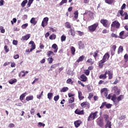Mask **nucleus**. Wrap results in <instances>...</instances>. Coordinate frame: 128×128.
<instances>
[{"label":"nucleus","mask_w":128,"mask_h":128,"mask_svg":"<svg viewBox=\"0 0 128 128\" xmlns=\"http://www.w3.org/2000/svg\"><path fill=\"white\" fill-rule=\"evenodd\" d=\"M98 26V23L96 22L90 26H88V30L90 32H96V28Z\"/></svg>","instance_id":"1"},{"label":"nucleus","mask_w":128,"mask_h":128,"mask_svg":"<svg viewBox=\"0 0 128 128\" xmlns=\"http://www.w3.org/2000/svg\"><path fill=\"white\" fill-rule=\"evenodd\" d=\"M98 111H96L94 112H92L90 114L88 118V122H90V120H93L96 118H98Z\"/></svg>","instance_id":"2"},{"label":"nucleus","mask_w":128,"mask_h":128,"mask_svg":"<svg viewBox=\"0 0 128 128\" xmlns=\"http://www.w3.org/2000/svg\"><path fill=\"white\" fill-rule=\"evenodd\" d=\"M108 58H110V54H108V53H106L103 56L102 60H100V62L104 64L106 60H108Z\"/></svg>","instance_id":"3"},{"label":"nucleus","mask_w":128,"mask_h":128,"mask_svg":"<svg viewBox=\"0 0 128 128\" xmlns=\"http://www.w3.org/2000/svg\"><path fill=\"white\" fill-rule=\"evenodd\" d=\"M120 24L116 20H114L113 22L111 24L112 28H120Z\"/></svg>","instance_id":"4"},{"label":"nucleus","mask_w":128,"mask_h":128,"mask_svg":"<svg viewBox=\"0 0 128 128\" xmlns=\"http://www.w3.org/2000/svg\"><path fill=\"white\" fill-rule=\"evenodd\" d=\"M48 17L44 18L42 22V26L43 28H44V26H48Z\"/></svg>","instance_id":"5"},{"label":"nucleus","mask_w":128,"mask_h":128,"mask_svg":"<svg viewBox=\"0 0 128 128\" xmlns=\"http://www.w3.org/2000/svg\"><path fill=\"white\" fill-rule=\"evenodd\" d=\"M100 22L102 24L105 28H108V20H101Z\"/></svg>","instance_id":"6"},{"label":"nucleus","mask_w":128,"mask_h":128,"mask_svg":"<svg viewBox=\"0 0 128 128\" xmlns=\"http://www.w3.org/2000/svg\"><path fill=\"white\" fill-rule=\"evenodd\" d=\"M74 112H75V114H79V115L84 114V110H80L78 109H76L75 110Z\"/></svg>","instance_id":"7"},{"label":"nucleus","mask_w":128,"mask_h":128,"mask_svg":"<svg viewBox=\"0 0 128 128\" xmlns=\"http://www.w3.org/2000/svg\"><path fill=\"white\" fill-rule=\"evenodd\" d=\"M30 38V34H27L24 36H23L22 38V40H28V38Z\"/></svg>","instance_id":"8"},{"label":"nucleus","mask_w":128,"mask_h":128,"mask_svg":"<svg viewBox=\"0 0 128 128\" xmlns=\"http://www.w3.org/2000/svg\"><path fill=\"white\" fill-rule=\"evenodd\" d=\"M82 96V91H78V96L80 100H84V96Z\"/></svg>","instance_id":"9"},{"label":"nucleus","mask_w":128,"mask_h":128,"mask_svg":"<svg viewBox=\"0 0 128 128\" xmlns=\"http://www.w3.org/2000/svg\"><path fill=\"white\" fill-rule=\"evenodd\" d=\"M30 24H34V26H36L38 23V22L36 20V18H32L30 20Z\"/></svg>","instance_id":"10"},{"label":"nucleus","mask_w":128,"mask_h":128,"mask_svg":"<svg viewBox=\"0 0 128 128\" xmlns=\"http://www.w3.org/2000/svg\"><path fill=\"white\" fill-rule=\"evenodd\" d=\"M52 48H54V52H58V45L56 44H54L52 45Z\"/></svg>","instance_id":"11"},{"label":"nucleus","mask_w":128,"mask_h":128,"mask_svg":"<svg viewBox=\"0 0 128 128\" xmlns=\"http://www.w3.org/2000/svg\"><path fill=\"white\" fill-rule=\"evenodd\" d=\"M106 74H108V71H106L104 74H102L100 76L99 78L102 79H105L106 78Z\"/></svg>","instance_id":"12"},{"label":"nucleus","mask_w":128,"mask_h":128,"mask_svg":"<svg viewBox=\"0 0 128 128\" xmlns=\"http://www.w3.org/2000/svg\"><path fill=\"white\" fill-rule=\"evenodd\" d=\"M107 74L108 76L109 80H112V72L111 70L107 71Z\"/></svg>","instance_id":"13"},{"label":"nucleus","mask_w":128,"mask_h":128,"mask_svg":"<svg viewBox=\"0 0 128 128\" xmlns=\"http://www.w3.org/2000/svg\"><path fill=\"white\" fill-rule=\"evenodd\" d=\"M106 128H112V122L108 120L106 122V124L105 125Z\"/></svg>","instance_id":"14"},{"label":"nucleus","mask_w":128,"mask_h":128,"mask_svg":"<svg viewBox=\"0 0 128 128\" xmlns=\"http://www.w3.org/2000/svg\"><path fill=\"white\" fill-rule=\"evenodd\" d=\"M80 106L82 108H86V106H90V103H88L87 102H84L82 103H81Z\"/></svg>","instance_id":"15"},{"label":"nucleus","mask_w":128,"mask_h":128,"mask_svg":"<svg viewBox=\"0 0 128 128\" xmlns=\"http://www.w3.org/2000/svg\"><path fill=\"white\" fill-rule=\"evenodd\" d=\"M80 78L82 82H86V79L88 78H86V75L83 74L80 76Z\"/></svg>","instance_id":"16"},{"label":"nucleus","mask_w":128,"mask_h":128,"mask_svg":"<svg viewBox=\"0 0 128 128\" xmlns=\"http://www.w3.org/2000/svg\"><path fill=\"white\" fill-rule=\"evenodd\" d=\"M18 82V80L14 78V79H12L11 80H9L8 82L9 84H14V82Z\"/></svg>","instance_id":"17"},{"label":"nucleus","mask_w":128,"mask_h":128,"mask_svg":"<svg viewBox=\"0 0 128 128\" xmlns=\"http://www.w3.org/2000/svg\"><path fill=\"white\" fill-rule=\"evenodd\" d=\"M74 124L76 128H78V126H80V122L79 120H77L74 122Z\"/></svg>","instance_id":"18"},{"label":"nucleus","mask_w":128,"mask_h":128,"mask_svg":"<svg viewBox=\"0 0 128 128\" xmlns=\"http://www.w3.org/2000/svg\"><path fill=\"white\" fill-rule=\"evenodd\" d=\"M34 100V96H28L26 97V100L27 102H30V100Z\"/></svg>","instance_id":"19"},{"label":"nucleus","mask_w":128,"mask_h":128,"mask_svg":"<svg viewBox=\"0 0 128 128\" xmlns=\"http://www.w3.org/2000/svg\"><path fill=\"white\" fill-rule=\"evenodd\" d=\"M124 31H122L121 32H120V36H118V38H122V39H124V38L122 36H124Z\"/></svg>","instance_id":"20"},{"label":"nucleus","mask_w":128,"mask_h":128,"mask_svg":"<svg viewBox=\"0 0 128 128\" xmlns=\"http://www.w3.org/2000/svg\"><path fill=\"white\" fill-rule=\"evenodd\" d=\"M56 36L54 34H52L50 35L49 37L50 40H56Z\"/></svg>","instance_id":"21"},{"label":"nucleus","mask_w":128,"mask_h":128,"mask_svg":"<svg viewBox=\"0 0 128 128\" xmlns=\"http://www.w3.org/2000/svg\"><path fill=\"white\" fill-rule=\"evenodd\" d=\"M84 56H82L79 58L78 60H76L77 62H82L84 60Z\"/></svg>","instance_id":"22"},{"label":"nucleus","mask_w":128,"mask_h":128,"mask_svg":"<svg viewBox=\"0 0 128 128\" xmlns=\"http://www.w3.org/2000/svg\"><path fill=\"white\" fill-rule=\"evenodd\" d=\"M123 51H124V47L122 46H120L118 49V53L120 54V52H122Z\"/></svg>","instance_id":"23"},{"label":"nucleus","mask_w":128,"mask_h":128,"mask_svg":"<svg viewBox=\"0 0 128 128\" xmlns=\"http://www.w3.org/2000/svg\"><path fill=\"white\" fill-rule=\"evenodd\" d=\"M26 4H28V0H24L21 4V6L22 8H24Z\"/></svg>","instance_id":"24"},{"label":"nucleus","mask_w":128,"mask_h":128,"mask_svg":"<svg viewBox=\"0 0 128 128\" xmlns=\"http://www.w3.org/2000/svg\"><path fill=\"white\" fill-rule=\"evenodd\" d=\"M52 96H54V94L52 92H50L48 94V100H52Z\"/></svg>","instance_id":"25"},{"label":"nucleus","mask_w":128,"mask_h":128,"mask_svg":"<svg viewBox=\"0 0 128 128\" xmlns=\"http://www.w3.org/2000/svg\"><path fill=\"white\" fill-rule=\"evenodd\" d=\"M68 90V87H64L60 90L61 92H66Z\"/></svg>","instance_id":"26"},{"label":"nucleus","mask_w":128,"mask_h":128,"mask_svg":"<svg viewBox=\"0 0 128 128\" xmlns=\"http://www.w3.org/2000/svg\"><path fill=\"white\" fill-rule=\"evenodd\" d=\"M26 92H24L23 94H22V95H20V100H24V98L26 97Z\"/></svg>","instance_id":"27"},{"label":"nucleus","mask_w":128,"mask_h":128,"mask_svg":"<svg viewBox=\"0 0 128 128\" xmlns=\"http://www.w3.org/2000/svg\"><path fill=\"white\" fill-rule=\"evenodd\" d=\"M70 50H71L72 54H74V53L76 52V48H74V47L72 46L70 47Z\"/></svg>","instance_id":"28"},{"label":"nucleus","mask_w":128,"mask_h":128,"mask_svg":"<svg viewBox=\"0 0 128 128\" xmlns=\"http://www.w3.org/2000/svg\"><path fill=\"white\" fill-rule=\"evenodd\" d=\"M101 92H104V94L106 98L108 96V92L106 91V88L101 90Z\"/></svg>","instance_id":"29"},{"label":"nucleus","mask_w":128,"mask_h":128,"mask_svg":"<svg viewBox=\"0 0 128 128\" xmlns=\"http://www.w3.org/2000/svg\"><path fill=\"white\" fill-rule=\"evenodd\" d=\"M65 26H66V28H72V25H70V24L68 22H66L65 24Z\"/></svg>","instance_id":"30"},{"label":"nucleus","mask_w":128,"mask_h":128,"mask_svg":"<svg viewBox=\"0 0 128 128\" xmlns=\"http://www.w3.org/2000/svg\"><path fill=\"white\" fill-rule=\"evenodd\" d=\"M112 100V102H116V94H114L111 98Z\"/></svg>","instance_id":"31"},{"label":"nucleus","mask_w":128,"mask_h":128,"mask_svg":"<svg viewBox=\"0 0 128 128\" xmlns=\"http://www.w3.org/2000/svg\"><path fill=\"white\" fill-rule=\"evenodd\" d=\"M34 0H28V3L27 4L28 8H30V6L34 2Z\"/></svg>","instance_id":"32"},{"label":"nucleus","mask_w":128,"mask_h":128,"mask_svg":"<svg viewBox=\"0 0 128 128\" xmlns=\"http://www.w3.org/2000/svg\"><path fill=\"white\" fill-rule=\"evenodd\" d=\"M114 0H106L105 2L106 4H112V2H114Z\"/></svg>","instance_id":"33"},{"label":"nucleus","mask_w":128,"mask_h":128,"mask_svg":"<svg viewBox=\"0 0 128 128\" xmlns=\"http://www.w3.org/2000/svg\"><path fill=\"white\" fill-rule=\"evenodd\" d=\"M46 126V124H44V123H42V122H39L38 123V128H42V126Z\"/></svg>","instance_id":"34"},{"label":"nucleus","mask_w":128,"mask_h":128,"mask_svg":"<svg viewBox=\"0 0 128 128\" xmlns=\"http://www.w3.org/2000/svg\"><path fill=\"white\" fill-rule=\"evenodd\" d=\"M70 32L71 34V36H74L76 34L74 33V30H72V28H70Z\"/></svg>","instance_id":"35"},{"label":"nucleus","mask_w":128,"mask_h":128,"mask_svg":"<svg viewBox=\"0 0 128 128\" xmlns=\"http://www.w3.org/2000/svg\"><path fill=\"white\" fill-rule=\"evenodd\" d=\"M48 64H52V62H54V59L52 58H48Z\"/></svg>","instance_id":"36"},{"label":"nucleus","mask_w":128,"mask_h":128,"mask_svg":"<svg viewBox=\"0 0 128 128\" xmlns=\"http://www.w3.org/2000/svg\"><path fill=\"white\" fill-rule=\"evenodd\" d=\"M74 102V98L72 97V98H70V100H68V103L69 104H72V102Z\"/></svg>","instance_id":"37"},{"label":"nucleus","mask_w":128,"mask_h":128,"mask_svg":"<svg viewBox=\"0 0 128 128\" xmlns=\"http://www.w3.org/2000/svg\"><path fill=\"white\" fill-rule=\"evenodd\" d=\"M52 54V55L54 54V52H52V51H48V54H47L48 56L50 57V56H51Z\"/></svg>","instance_id":"38"},{"label":"nucleus","mask_w":128,"mask_h":128,"mask_svg":"<svg viewBox=\"0 0 128 128\" xmlns=\"http://www.w3.org/2000/svg\"><path fill=\"white\" fill-rule=\"evenodd\" d=\"M68 2V0H62L60 3V6H62L64 4H66Z\"/></svg>","instance_id":"39"},{"label":"nucleus","mask_w":128,"mask_h":128,"mask_svg":"<svg viewBox=\"0 0 128 128\" xmlns=\"http://www.w3.org/2000/svg\"><path fill=\"white\" fill-rule=\"evenodd\" d=\"M74 18H78V12L76 11L74 12Z\"/></svg>","instance_id":"40"},{"label":"nucleus","mask_w":128,"mask_h":128,"mask_svg":"<svg viewBox=\"0 0 128 128\" xmlns=\"http://www.w3.org/2000/svg\"><path fill=\"white\" fill-rule=\"evenodd\" d=\"M112 104H108L106 102V108H112Z\"/></svg>","instance_id":"41"},{"label":"nucleus","mask_w":128,"mask_h":128,"mask_svg":"<svg viewBox=\"0 0 128 128\" xmlns=\"http://www.w3.org/2000/svg\"><path fill=\"white\" fill-rule=\"evenodd\" d=\"M0 30L2 34H4L6 32V30H4L3 26H0Z\"/></svg>","instance_id":"42"},{"label":"nucleus","mask_w":128,"mask_h":128,"mask_svg":"<svg viewBox=\"0 0 128 128\" xmlns=\"http://www.w3.org/2000/svg\"><path fill=\"white\" fill-rule=\"evenodd\" d=\"M28 23H26L22 25V28L23 30H24L25 28H26L28 27Z\"/></svg>","instance_id":"43"},{"label":"nucleus","mask_w":128,"mask_h":128,"mask_svg":"<svg viewBox=\"0 0 128 128\" xmlns=\"http://www.w3.org/2000/svg\"><path fill=\"white\" fill-rule=\"evenodd\" d=\"M104 120L106 122H108V115L104 114Z\"/></svg>","instance_id":"44"},{"label":"nucleus","mask_w":128,"mask_h":128,"mask_svg":"<svg viewBox=\"0 0 128 128\" xmlns=\"http://www.w3.org/2000/svg\"><path fill=\"white\" fill-rule=\"evenodd\" d=\"M106 102H102L101 106H100V108H104V106H106Z\"/></svg>","instance_id":"45"},{"label":"nucleus","mask_w":128,"mask_h":128,"mask_svg":"<svg viewBox=\"0 0 128 128\" xmlns=\"http://www.w3.org/2000/svg\"><path fill=\"white\" fill-rule=\"evenodd\" d=\"M66 84H74V82H72V80L71 78H68L67 80H66Z\"/></svg>","instance_id":"46"},{"label":"nucleus","mask_w":128,"mask_h":128,"mask_svg":"<svg viewBox=\"0 0 128 128\" xmlns=\"http://www.w3.org/2000/svg\"><path fill=\"white\" fill-rule=\"evenodd\" d=\"M59 98H60V96L58 95H57L56 96H54V100L55 102H58V100Z\"/></svg>","instance_id":"47"},{"label":"nucleus","mask_w":128,"mask_h":128,"mask_svg":"<svg viewBox=\"0 0 128 128\" xmlns=\"http://www.w3.org/2000/svg\"><path fill=\"white\" fill-rule=\"evenodd\" d=\"M85 74L86 76H89L90 75V70H84Z\"/></svg>","instance_id":"48"},{"label":"nucleus","mask_w":128,"mask_h":128,"mask_svg":"<svg viewBox=\"0 0 128 128\" xmlns=\"http://www.w3.org/2000/svg\"><path fill=\"white\" fill-rule=\"evenodd\" d=\"M122 100V95H120L117 98L118 102H120Z\"/></svg>","instance_id":"49"},{"label":"nucleus","mask_w":128,"mask_h":128,"mask_svg":"<svg viewBox=\"0 0 128 128\" xmlns=\"http://www.w3.org/2000/svg\"><path fill=\"white\" fill-rule=\"evenodd\" d=\"M66 37L64 35H62L61 36V42H64V40H66Z\"/></svg>","instance_id":"50"},{"label":"nucleus","mask_w":128,"mask_h":128,"mask_svg":"<svg viewBox=\"0 0 128 128\" xmlns=\"http://www.w3.org/2000/svg\"><path fill=\"white\" fill-rule=\"evenodd\" d=\"M111 36H112V38H118V36L116 34H114V33H112V34Z\"/></svg>","instance_id":"51"},{"label":"nucleus","mask_w":128,"mask_h":128,"mask_svg":"<svg viewBox=\"0 0 128 128\" xmlns=\"http://www.w3.org/2000/svg\"><path fill=\"white\" fill-rule=\"evenodd\" d=\"M87 62H88V64H94V62H92V58H90L87 60Z\"/></svg>","instance_id":"52"},{"label":"nucleus","mask_w":128,"mask_h":128,"mask_svg":"<svg viewBox=\"0 0 128 128\" xmlns=\"http://www.w3.org/2000/svg\"><path fill=\"white\" fill-rule=\"evenodd\" d=\"M124 20H128V12H124Z\"/></svg>","instance_id":"53"},{"label":"nucleus","mask_w":128,"mask_h":128,"mask_svg":"<svg viewBox=\"0 0 128 128\" xmlns=\"http://www.w3.org/2000/svg\"><path fill=\"white\" fill-rule=\"evenodd\" d=\"M4 48L6 52H10V50L8 48V46L6 45L4 46Z\"/></svg>","instance_id":"54"},{"label":"nucleus","mask_w":128,"mask_h":128,"mask_svg":"<svg viewBox=\"0 0 128 128\" xmlns=\"http://www.w3.org/2000/svg\"><path fill=\"white\" fill-rule=\"evenodd\" d=\"M77 32H78V36H84V32H82L80 31H77Z\"/></svg>","instance_id":"55"},{"label":"nucleus","mask_w":128,"mask_h":128,"mask_svg":"<svg viewBox=\"0 0 128 128\" xmlns=\"http://www.w3.org/2000/svg\"><path fill=\"white\" fill-rule=\"evenodd\" d=\"M119 12H120V14L121 16H124V10H120Z\"/></svg>","instance_id":"56"},{"label":"nucleus","mask_w":128,"mask_h":128,"mask_svg":"<svg viewBox=\"0 0 128 128\" xmlns=\"http://www.w3.org/2000/svg\"><path fill=\"white\" fill-rule=\"evenodd\" d=\"M92 96H94V94L90 93V94H89L88 98H89V100H90V98H92Z\"/></svg>","instance_id":"57"},{"label":"nucleus","mask_w":128,"mask_h":128,"mask_svg":"<svg viewBox=\"0 0 128 128\" xmlns=\"http://www.w3.org/2000/svg\"><path fill=\"white\" fill-rule=\"evenodd\" d=\"M112 52H116V46L114 45L113 46H112Z\"/></svg>","instance_id":"58"},{"label":"nucleus","mask_w":128,"mask_h":128,"mask_svg":"<svg viewBox=\"0 0 128 128\" xmlns=\"http://www.w3.org/2000/svg\"><path fill=\"white\" fill-rule=\"evenodd\" d=\"M108 30H107L106 29H104L102 31V34H108Z\"/></svg>","instance_id":"59"},{"label":"nucleus","mask_w":128,"mask_h":128,"mask_svg":"<svg viewBox=\"0 0 128 128\" xmlns=\"http://www.w3.org/2000/svg\"><path fill=\"white\" fill-rule=\"evenodd\" d=\"M8 128H14V124H9Z\"/></svg>","instance_id":"60"},{"label":"nucleus","mask_w":128,"mask_h":128,"mask_svg":"<svg viewBox=\"0 0 128 128\" xmlns=\"http://www.w3.org/2000/svg\"><path fill=\"white\" fill-rule=\"evenodd\" d=\"M12 44H14V46H17L18 45V40H14L12 42Z\"/></svg>","instance_id":"61"},{"label":"nucleus","mask_w":128,"mask_h":128,"mask_svg":"<svg viewBox=\"0 0 128 128\" xmlns=\"http://www.w3.org/2000/svg\"><path fill=\"white\" fill-rule=\"evenodd\" d=\"M98 51H96L94 52V58H96V56H98Z\"/></svg>","instance_id":"62"},{"label":"nucleus","mask_w":128,"mask_h":128,"mask_svg":"<svg viewBox=\"0 0 128 128\" xmlns=\"http://www.w3.org/2000/svg\"><path fill=\"white\" fill-rule=\"evenodd\" d=\"M124 118H126V116H122L119 118V120H124Z\"/></svg>","instance_id":"63"},{"label":"nucleus","mask_w":128,"mask_h":128,"mask_svg":"<svg viewBox=\"0 0 128 128\" xmlns=\"http://www.w3.org/2000/svg\"><path fill=\"white\" fill-rule=\"evenodd\" d=\"M58 64H54L52 66H51L50 68H56Z\"/></svg>","instance_id":"64"}]
</instances>
